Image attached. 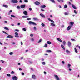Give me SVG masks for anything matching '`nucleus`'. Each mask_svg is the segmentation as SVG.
I'll return each mask as SVG.
<instances>
[{
	"instance_id": "1",
	"label": "nucleus",
	"mask_w": 80,
	"mask_h": 80,
	"mask_svg": "<svg viewBox=\"0 0 80 80\" xmlns=\"http://www.w3.org/2000/svg\"><path fill=\"white\" fill-rule=\"evenodd\" d=\"M29 24H30V25H37L36 23L32 21H29Z\"/></svg>"
},
{
	"instance_id": "2",
	"label": "nucleus",
	"mask_w": 80,
	"mask_h": 80,
	"mask_svg": "<svg viewBox=\"0 0 80 80\" xmlns=\"http://www.w3.org/2000/svg\"><path fill=\"white\" fill-rule=\"evenodd\" d=\"M54 76L55 79L56 80H60V78H59V77L57 75H54Z\"/></svg>"
},
{
	"instance_id": "3",
	"label": "nucleus",
	"mask_w": 80,
	"mask_h": 80,
	"mask_svg": "<svg viewBox=\"0 0 80 80\" xmlns=\"http://www.w3.org/2000/svg\"><path fill=\"white\" fill-rule=\"evenodd\" d=\"M11 2L13 3H18V1L17 0H11Z\"/></svg>"
},
{
	"instance_id": "4",
	"label": "nucleus",
	"mask_w": 80,
	"mask_h": 80,
	"mask_svg": "<svg viewBox=\"0 0 80 80\" xmlns=\"http://www.w3.org/2000/svg\"><path fill=\"white\" fill-rule=\"evenodd\" d=\"M15 35H16L15 36V38H18V37H19V36H18V32H16L15 33Z\"/></svg>"
},
{
	"instance_id": "5",
	"label": "nucleus",
	"mask_w": 80,
	"mask_h": 80,
	"mask_svg": "<svg viewBox=\"0 0 80 80\" xmlns=\"http://www.w3.org/2000/svg\"><path fill=\"white\" fill-rule=\"evenodd\" d=\"M12 78L13 80H17L18 79V78L16 76L12 77Z\"/></svg>"
},
{
	"instance_id": "6",
	"label": "nucleus",
	"mask_w": 80,
	"mask_h": 80,
	"mask_svg": "<svg viewBox=\"0 0 80 80\" xmlns=\"http://www.w3.org/2000/svg\"><path fill=\"white\" fill-rule=\"evenodd\" d=\"M72 43H71V42H70V41H68V46L70 48V47H71V45Z\"/></svg>"
},
{
	"instance_id": "7",
	"label": "nucleus",
	"mask_w": 80,
	"mask_h": 80,
	"mask_svg": "<svg viewBox=\"0 0 80 80\" xmlns=\"http://www.w3.org/2000/svg\"><path fill=\"white\" fill-rule=\"evenodd\" d=\"M23 14L25 15H28V13H27V12L26 11H24L23 12Z\"/></svg>"
},
{
	"instance_id": "8",
	"label": "nucleus",
	"mask_w": 80,
	"mask_h": 80,
	"mask_svg": "<svg viewBox=\"0 0 80 80\" xmlns=\"http://www.w3.org/2000/svg\"><path fill=\"white\" fill-rule=\"evenodd\" d=\"M6 38H13V36H12V35H9L6 37Z\"/></svg>"
},
{
	"instance_id": "9",
	"label": "nucleus",
	"mask_w": 80,
	"mask_h": 80,
	"mask_svg": "<svg viewBox=\"0 0 80 80\" xmlns=\"http://www.w3.org/2000/svg\"><path fill=\"white\" fill-rule=\"evenodd\" d=\"M72 7H73V8L75 10H76L77 9V7L75 6V5L73 4H72Z\"/></svg>"
},
{
	"instance_id": "10",
	"label": "nucleus",
	"mask_w": 80,
	"mask_h": 80,
	"mask_svg": "<svg viewBox=\"0 0 80 80\" xmlns=\"http://www.w3.org/2000/svg\"><path fill=\"white\" fill-rule=\"evenodd\" d=\"M35 4L36 5H40V2H38V1H36L35 2Z\"/></svg>"
},
{
	"instance_id": "11",
	"label": "nucleus",
	"mask_w": 80,
	"mask_h": 80,
	"mask_svg": "<svg viewBox=\"0 0 80 80\" xmlns=\"http://www.w3.org/2000/svg\"><path fill=\"white\" fill-rule=\"evenodd\" d=\"M72 27L71 26H68V31L70 30V29H71V28H72Z\"/></svg>"
},
{
	"instance_id": "12",
	"label": "nucleus",
	"mask_w": 80,
	"mask_h": 80,
	"mask_svg": "<svg viewBox=\"0 0 80 80\" xmlns=\"http://www.w3.org/2000/svg\"><path fill=\"white\" fill-rule=\"evenodd\" d=\"M48 20H49V21H50V22H52V23L54 22V21H53V20L50 19V18H48Z\"/></svg>"
},
{
	"instance_id": "13",
	"label": "nucleus",
	"mask_w": 80,
	"mask_h": 80,
	"mask_svg": "<svg viewBox=\"0 0 80 80\" xmlns=\"http://www.w3.org/2000/svg\"><path fill=\"white\" fill-rule=\"evenodd\" d=\"M21 8H25V5H23L21 6Z\"/></svg>"
},
{
	"instance_id": "14",
	"label": "nucleus",
	"mask_w": 80,
	"mask_h": 80,
	"mask_svg": "<svg viewBox=\"0 0 80 80\" xmlns=\"http://www.w3.org/2000/svg\"><path fill=\"white\" fill-rule=\"evenodd\" d=\"M2 7H5V8H8V5L4 4L3 5Z\"/></svg>"
},
{
	"instance_id": "15",
	"label": "nucleus",
	"mask_w": 80,
	"mask_h": 80,
	"mask_svg": "<svg viewBox=\"0 0 80 80\" xmlns=\"http://www.w3.org/2000/svg\"><path fill=\"white\" fill-rule=\"evenodd\" d=\"M41 7L42 8H45L46 7V6L45 5H41Z\"/></svg>"
},
{
	"instance_id": "16",
	"label": "nucleus",
	"mask_w": 80,
	"mask_h": 80,
	"mask_svg": "<svg viewBox=\"0 0 80 80\" xmlns=\"http://www.w3.org/2000/svg\"><path fill=\"white\" fill-rule=\"evenodd\" d=\"M22 18H29V17L27 16H23L22 17Z\"/></svg>"
},
{
	"instance_id": "17",
	"label": "nucleus",
	"mask_w": 80,
	"mask_h": 80,
	"mask_svg": "<svg viewBox=\"0 0 80 80\" xmlns=\"http://www.w3.org/2000/svg\"><path fill=\"white\" fill-rule=\"evenodd\" d=\"M64 14L65 15H69L70 14L68 12H65L64 13Z\"/></svg>"
},
{
	"instance_id": "18",
	"label": "nucleus",
	"mask_w": 80,
	"mask_h": 80,
	"mask_svg": "<svg viewBox=\"0 0 80 80\" xmlns=\"http://www.w3.org/2000/svg\"><path fill=\"white\" fill-rule=\"evenodd\" d=\"M40 15H41V17H43V18H45V16L43 15L42 14H40Z\"/></svg>"
},
{
	"instance_id": "19",
	"label": "nucleus",
	"mask_w": 80,
	"mask_h": 80,
	"mask_svg": "<svg viewBox=\"0 0 80 80\" xmlns=\"http://www.w3.org/2000/svg\"><path fill=\"white\" fill-rule=\"evenodd\" d=\"M32 78H33V79H35V78H36V77H35V75H33L32 76Z\"/></svg>"
},
{
	"instance_id": "20",
	"label": "nucleus",
	"mask_w": 80,
	"mask_h": 80,
	"mask_svg": "<svg viewBox=\"0 0 80 80\" xmlns=\"http://www.w3.org/2000/svg\"><path fill=\"white\" fill-rule=\"evenodd\" d=\"M70 24L71 25H70V26H72H72H73V25L74 24V22H70Z\"/></svg>"
},
{
	"instance_id": "21",
	"label": "nucleus",
	"mask_w": 80,
	"mask_h": 80,
	"mask_svg": "<svg viewBox=\"0 0 80 80\" xmlns=\"http://www.w3.org/2000/svg\"><path fill=\"white\" fill-rule=\"evenodd\" d=\"M66 52L68 54H70V51H68V50H67Z\"/></svg>"
},
{
	"instance_id": "22",
	"label": "nucleus",
	"mask_w": 80,
	"mask_h": 80,
	"mask_svg": "<svg viewBox=\"0 0 80 80\" xmlns=\"http://www.w3.org/2000/svg\"><path fill=\"white\" fill-rule=\"evenodd\" d=\"M61 47H62V48H63V49L65 50V47H64V46H63V45L61 44Z\"/></svg>"
},
{
	"instance_id": "23",
	"label": "nucleus",
	"mask_w": 80,
	"mask_h": 80,
	"mask_svg": "<svg viewBox=\"0 0 80 80\" xmlns=\"http://www.w3.org/2000/svg\"><path fill=\"white\" fill-rule=\"evenodd\" d=\"M57 39L58 41H59V42H62V40H61V39H60L59 38H57Z\"/></svg>"
},
{
	"instance_id": "24",
	"label": "nucleus",
	"mask_w": 80,
	"mask_h": 80,
	"mask_svg": "<svg viewBox=\"0 0 80 80\" xmlns=\"http://www.w3.org/2000/svg\"><path fill=\"white\" fill-rule=\"evenodd\" d=\"M4 29H5V30H9V29H8V28H7V27H4Z\"/></svg>"
},
{
	"instance_id": "25",
	"label": "nucleus",
	"mask_w": 80,
	"mask_h": 80,
	"mask_svg": "<svg viewBox=\"0 0 80 80\" xmlns=\"http://www.w3.org/2000/svg\"><path fill=\"white\" fill-rule=\"evenodd\" d=\"M33 19L35 21L38 20V19L37 18H33Z\"/></svg>"
},
{
	"instance_id": "26",
	"label": "nucleus",
	"mask_w": 80,
	"mask_h": 80,
	"mask_svg": "<svg viewBox=\"0 0 80 80\" xmlns=\"http://www.w3.org/2000/svg\"><path fill=\"white\" fill-rule=\"evenodd\" d=\"M68 68H70V67H71V64H68Z\"/></svg>"
},
{
	"instance_id": "27",
	"label": "nucleus",
	"mask_w": 80,
	"mask_h": 80,
	"mask_svg": "<svg viewBox=\"0 0 80 80\" xmlns=\"http://www.w3.org/2000/svg\"><path fill=\"white\" fill-rule=\"evenodd\" d=\"M51 26H53L54 27H55V24L53 23H52L51 24Z\"/></svg>"
},
{
	"instance_id": "28",
	"label": "nucleus",
	"mask_w": 80,
	"mask_h": 80,
	"mask_svg": "<svg viewBox=\"0 0 80 80\" xmlns=\"http://www.w3.org/2000/svg\"><path fill=\"white\" fill-rule=\"evenodd\" d=\"M22 30L24 31V32H26V31H27V29L25 28H23L22 29Z\"/></svg>"
},
{
	"instance_id": "29",
	"label": "nucleus",
	"mask_w": 80,
	"mask_h": 80,
	"mask_svg": "<svg viewBox=\"0 0 80 80\" xmlns=\"http://www.w3.org/2000/svg\"><path fill=\"white\" fill-rule=\"evenodd\" d=\"M48 47V45L46 44H45L44 46V48H46V47Z\"/></svg>"
},
{
	"instance_id": "30",
	"label": "nucleus",
	"mask_w": 80,
	"mask_h": 80,
	"mask_svg": "<svg viewBox=\"0 0 80 80\" xmlns=\"http://www.w3.org/2000/svg\"><path fill=\"white\" fill-rule=\"evenodd\" d=\"M58 2H60V1H61V2H64V1H63V0H57Z\"/></svg>"
},
{
	"instance_id": "31",
	"label": "nucleus",
	"mask_w": 80,
	"mask_h": 80,
	"mask_svg": "<svg viewBox=\"0 0 80 80\" xmlns=\"http://www.w3.org/2000/svg\"><path fill=\"white\" fill-rule=\"evenodd\" d=\"M47 43H48V45H50V44H51V42H50L49 41H48L47 42Z\"/></svg>"
},
{
	"instance_id": "32",
	"label": "nucleus",
	"mask_w": 80,
	"mask_h": 80,
	"mask_svg": "<svg viewBox=\"0 0 80 80\" xmlns=\"http://www.w3.org/2000/svg\"><path fill=\"white\" fill-rule=\"evenodd\" d=\"M13 52H9V55H13Z\"/></svg>"
},
{
	"instance_id": "33",
	"label": "nucleus",
	"mask_w": 80,
	"mask_h": 80,
	"mask_svg": "<svg viewBox=\"0 0 80 80\" xmlns=\"http://www.w3.org/2000/svg\"><path fill=\"white\" fill-rule=\"evenodd\" d=\"M11 17H12V18H15V16L13 15H11Z\"/></svg>"
},
{
	"instance_id": "34",
	"label": "nucleus",
	"mask_w": 80,
	"mask_h": 80,
	"mask_svg": "<svg viewBox=\"0 0 80 80\" xmlns=\"http://www.w3.org/2000/svg\"><path fill=\"white\" fill-rule=\"evenodd\" d=\"M74 50H75V51L76 52V53H78V51L77 50V49L76 48H74Z\"/></svg>"
},
{
	"instance_id": "35",
	"label": "nucleus",
	"mask_w": 80,
	"mask_h": 80,
	"mask_svg": "<svg viewBox=\"0 0 80 80\" xmlns=\"http://www.w3.org/2000/svg\"><path fill=\"white\" fill-rule=\"evenodd\" d=\"M68 6L66 4L64 6V8H67Z\"/></svg>"
},
{
	"instance_id": "36",
	"label": "nucleus",
	"mask_w": 80,
	"mask_h": 80,
	"mask_svg": "<svg viewBox=\"0 0 80 80\" xmlns=\"http://www.w3.org/2000/svg\"><path fill=\"white\" fill-rule=\"evenodd\" d=\"M42 41V39H40L39 41L38 42V43H40V42H41Z\"/></svg>"
},
{
	"instance_id": "37",
	"label": "nucleus",
	"mask_w": 80,
	"mask_h": 80,
	"mask_svg": "<svg viewBox=\"0 0 80 80\" xmlns=\"http://www.w3.org/2000/svg\"><path fill=\"white\" fill-rule=\"evenodd\" d=\"M46 52H52V51L50 50H46Z\"/></svg>"
},
{
	"instance_id": "38",
	"label": "nucleus",
	"mask_w": 80,
	"mask_h": 80,
	"mask_svg": "<svg viewBox=\"0 0 80 80\" xmlns=\"http://www.w3.org/2000/svg\"><path fill=\"white\" fill-rule=\"evenodd\" d=\"M2 32L4 33H5V34H6V35H8V33H7L6 32L4 31H3Z\"/></svg>"
},
{
	"instance_id": "39",
	"label": "nucleus",
	"mask_w": 80,
	"mask_h": 80,
	"mask_svg": "<svg viewBox=\"0 0 80 80\" xmlns=\"http://www.w3.org/2000/svg\"><path fill=\"white\" fill-rule=\"evenodd\" d=\"M29 62L30 64H32V63H33V62L31 61H29Z\"/></svg>"
},
{
	"instance_id": "40",
	"label": "nucleus",
	"mask_w": 80,
	"mask_h": 80,
	"mask_svg": "<svg viewBox=\"0 0 80 80\" xmlns=\"http://www.w3.org/2000/svg\"><path fill=\"white\" fill-rule=\"evenodd\" d=\"M50 1L52 3H55V1L54 0H50Z\"/></svg>"
},
{
	"instance_id": "41",
	"label": "nucleus",
	"mask_w": 80,
	"mask_h": 80,
	"mask_svg": "<svg viewBox=\"0 0 80 80\" xmlns=\"http://www.w3.org/2000/svg\"><path fill=\"white\" fill-rule=\"evenodd\" d=\"M42 64L45 65V62H42Z\"/></svg>"
},
{
	"instance_id": "42",
	"label": "nucleus",
	"mask_w": 80,
	"mask_h": 80,
	"mask_svg": "<svg viewBox=\"0 0 80 80\" xmlns=\"http://www.w3.org/2000/svg\"><path fill=\"white\" fill-rule=\"evenodd\" d=\"M31 41H32V42H33V41H34V39H33V38H32L31 39Z\"/></svg>"
},
{
	"instance_id": "43",
	"label": "nucleus",
	"mask_w": 80,
	"mask_h": 80,
	"mask_svg": "<svg viewBox=\"0 0 80 80\" xmlns=\"http://www.w3.org/2000/svg\"><path fill=\"white\" fill-rule=\"evenodd\" d=\"M71 40H72V41H73L74 42H75V41H76V40H75V39H71Z\"/></svg>"
},
{
	"instance_id": "44",
	"label": "nucleus",
	"mask_w": 80,
	"mask_h": 80,
	"mask_svg": "<svg viewBox=\"0 0 80 80\" xmlns=\"http://www.w3.org/2000/svg\"><path fill=\"white\" fill-rule=\"evenodd\" d=\"M17 8H18V9H20V6H18L17 7Z\"/></svg>"
},
{
	"instance_id": "45",
	"label": "nucleus",
	"mask_w": 80,
	"mask_h": 80,
	"mask_svg": "<svg viewBox=\"0 0 80 80\" xmlns=\"http://www.w3.org/2000/svg\"><path fill=\"white\" fill-rule=\"evenodd\" d=\"M74 12L76 14H77V11H76V10H74Z\"/></svg>"
},
{
	"instance_id": "46",
	"label": "nucleus",
	"mask_w": 80,
	"mask_h": 80,
	"mask_svg": "<svg viewBox=\"0 0 80 80\" xmlns=\"http://www.w3.org/2000/svg\"><path fill=\"white\" fill-rule=\"evenodd\" d=\"M41 25L42 26V27H45V25L43 23L41 24Z\"/></svg>"
},
{
	"instance_id": "47",
	"label": "nucleus",
	"mask_w": 80,
	"mask_h": 80,
	"mask_svg": "<svg viewBox=\"0 0 80 80\" xmlns=\"http://www.w3.org/2000/svg\"><path fill=\"white\" fill-rule=\"evenodd\" d=\"M63 43L64 45H65V43H66V42H65V41H63Z\"/></svg>"
},
{
	"instance_id": "48",
	"label": "nucleus",
	"mask_w": 80,
	"mask_h": 80,
	"mask_svg": "<svg viewBox=\"0 0 80 80\" xmlns=\"http://www.w3.org/2000/svg\"><path fill=\"white\" fill-rule=\"evenodd\" d=\"M24 2L26 3H28V0H25Z\"/></svg>"
},
{
	"instance_id": "49",
	"label": "nucleus",
	"mask_w": 80,
	"mask_h": 80,
	"mask_svg": "<svg viewBox=\"0 0 80 80\" xmlns=\"http://www.w3.org/2000/svg\"><path fill=\"white\" fill-rule=\"evenodd\" d=\"M7 76H8V77H10L11 75H10V74H7Z\"/></svg>"
},
{
	"instance_id": "50",
	"label": "nucleus",
	"mask_w": 80,
	"mask_h": 80,
	"mask_svg": "<svg viewBox=\"0 0 80 80\" xmlns=\"http://www.w3.org/2000/svg\"><path fill=\"white\" fill-rule=\"evenodd\" d=\"M77 47H78V48H79V50H80V46H79L77 45Z\"/></svg>"
},
{
	"instance_id": "51",
	"label": "nucleus",
	"mask_w": 80,
	"mask_h": 80,
	"mask_svg": "<svg viewBox=\"0 0 80 80\" xmlns=\"http://www.w3.org/2000/svg\"><path fill=\"white\" fill-rule=\"evenodd\" d=\"M30 37H33V34H31L30 35Z\"/></svg>"
},
{
	"instance_id": "52",
	"label": "nucleus",
	"mask_w": 80,
	"mask_h": 80,
	"mask_svg": "<svg viewBox=\"0 0 80 80\" xmlns=\"http://www.w3.org/2000/svg\"><path fill=\"white\" fill-rule=\"evenodd\" d=\"M31 18H28L27 19V20H31Z\"/></svg>"
},
{
	"instance_id": "53",
	"label": "nucleus",
	"mask_w": 80,
	"mask_h": 80,
	"mask_svg": "<svg viewBox=\"0 0 80 80\" xmlns=\"http://www.w3.org/2000/svg\"><path fill=\"white\" fill-rule=\"evenodd\" d=\"M0 62H2V63H4V61L1 60L0 61Z\"/></svg>"
},
{
	"instance_id": "54",
	"label": "nucleus",
	"mask_w": 80,
	"mask_h": 80,
	"mask_svg": "<svg viewBox=\"0 0 80 80\" xmlns=\"http://www.w3.org/2000/svg\"><path fill=\"white\" fill-rule=\"evenodd\" d=\"M36 27H34V30H36Z\"/></svg>"
},
{
	"instance_id": "55",
	"label": "nucleus",
	"mask_w": 80,
	"mask_h": 80,
	"mask_svg": "<svg viewBox=\"0 0 80 80\" xmlns=\"http://www.w3.org/2000/svg\"><path fill=\"white\" fill-rule=\"evenodd\" d=\"M15 31H16V32H19V30L18 29H16L15 30Z\"/></svg>"
},
{
	"instance_id": "56",
	"label": "nucleus",
	"mask_w": 80,
	"mask_h": 80,
	"mask_svg": "<svg viewBox=\"0 0 80 80\" xmlns=\"http://www.w3.org/2000/svg\"><path fill=\"white\" fill-rule=\"evenodd\" d=\"M14 73V72L13 71H12L11 72V74H13Z\"/></svg>"
},
{
	"instance_id": "57",
	"label": "nucleus",
	"mask_w": 80,
	"mask_h": 80,
	"mask_svg": "<svg viewBox=\"0 0 80 80\" xmlns=\"http://www.w3.org/2000/svg\"><path fill=\"white\" fill-rule=\"evenodd\" d=\"M29 10H30V11H31L32 10V8H29Z\"/></svg>"
},
{
	"instance_id": "58",
	"label": "nucleus",
	"mask_w": 80,
	"mask_h": 80,
	"mask_svg": "<svg viewBox=\"0 0 80 80\" xmlns=\"http://www.w3.org/2000/svg\"><path fill=\"white\" fill-rule=\"evenodd\" d=\"M21 45H23V42H21Z\"/></svg>"
},
{
	"instance_id": "59",
	"label": "nucleus",
	"mask_w": 80,
	"mask_h": 80,
	"mask_svg": "<svg viewBox=\"0 0 80 80\" xmlns=\"http://www.w3.org/2000/svg\"><path fill=\"white\" fill-rule=\"evenodd\" d=\"M12 10H10L9 11V12L10 13H12Z\"/></svg>"
},
{
	"instance_id": "60",
	"label": "nucleus",
	"mask_w": 80,
	"mask_h": 80,
	"mask_svg": "<svg viewBox=\"0 0 80 80\" xmlns=\"http://www.w3.org/2000/svg\"><path fill=\"white\" fill-rule=\"evenodd\" d=\"M22 75H24V72H22Z\"/></svg>"
},
{
	"instance_id": "61",
	"label": "nucleus",
	"mask_w": 80,
	"mask_h": 80,
	"mask_svg": "<svg viewBox=\"0 0 80 80\" xmlns=\"http://www.w3.org/2000/svg\"><path fill=\"white\" fill-rule=\"evenodd\" d=\"M19 2L20 3H22V1L21 0H20V1H19Z\"/></svg>"
},
{
	"instance_id": "62",
	"label": "nucleus",
	"mask_w": 80,
	"mask_h": 80,
	"mask_svg": "<svg viewBox=\"0 0 80 80\" xmlns=\"http://www.w3.org/2000/svg\"><path fill=\"white\" fill-rule=\"evenodd\" d=\"M62 63L63 64H65V62H64V61H62Z\"/></svg>"
},
{
	"instance_id": "63",
	"label": "nucleus",
	"mask_w": 80,
	"mask_h": 80,
	"mask_svg": "<svg viewBox=\"0 0 80 80\" xmlns=\"http://www.w3.org/2000/svg\"><path fill=\"white\" fill-rule=\"evenodd\" d=\"M18 25H20V23H18Z\"/></svg>"
},
{
	"instance_id": "64",
	"label": "nucleus",
	"mask_w": 80,
	"mask_h": 80,
	"mask_svg": "<svg viewBox=\"0 0 80 80\" xmlns=\"http://www.w3.org/2000/svg\"><path fill=\"white\" fill-rule=\"evenodd\" d=\"M19 70H22V68H19Z\"/></svg>"
}]
</instances>
